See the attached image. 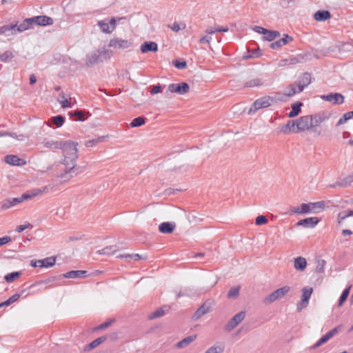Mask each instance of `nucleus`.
Masks as SVG:
<instances>
[{"label":"nucleus","mask_w":353,"mask_h":353,"mask_svg":"<svg viewBox=\"0 0 353 353\" xmlns=\"http://www.w3.org/2000/svg\"><path fill=\"white\" fill-rule=\"evenodd\" d=\"M63 145L61 150L63 151L64 159L62 163L68 168L64 173H61L59 175L60 178H63L68 174L74 173V176H77L79 172H77L79 168L75 167L76 161L78 158V150L77 148V143L72 141H63Z\"/></svg>","instance_id":"nucleus-1"},{"label":"nucleus","mask_w":353,"mask_h":353,"mask_svg":"<svg viewBox=\"0 0 353 353\" xmlns=\"http://www.w3.org/2000/svg\"><path fill=\"white\" fill-rule=\"evenodd\" d=\"M303 90H290V92L283 97L276 99L270 96H265L256 99L250 106L248 111V114L251 115L254 114L257 110L268 108L269 106L275 103L277 100L286 101L288 98L291 97L296 93H299Z\"/></svg>","instance_id":"nucleus-2"},{"label":"nucleus","mask_w":353,"mask_h":353,"mask_svg":"<svg viewBox=\"0 0 353 353\" xmlns=\"http://www.w3.org/2000/svg\"><path fill=\"white\" fill-rule=\"evenodd\" d=\"M112 54L109 50L103 48L88 54L84 61V65L87 68H92L99 62L110 59Z\"/></svg>","instance_id":"nucleus-3"},{"label":"nucleus","mask_w":353,"mask_h":353,"mask_svg":"<svg viewBox=\"0 0 353 353\" xmlns=\"http://www.w3.org/2000/svg\"><path fill=\"white\" fill-rule=\"evenodd\" d=\"M325 208V203L323 201L314 203H302L300 208L292 207L290 210L294 214L316 213L322 211Z\"/></svg>","instance_id":"nucleus-4"},{"label":"nucleus","mask_w":353,"mask_h":353,"mask_svg":"<svg viewBox=\"0 0 353 353\" xmlns=\"http://www.w3.org/2000/svg\"><path fill=\"white\" fill-rule=\"evenodd\" d=\"M295 120L296 128L293 129V132L298 133L308 130L315 133L318 136L321 135V131H317L316 129H313L312 119L310 114L301 116Z\"/></svg>","instance_id":"nucleus-5"},{"label":"nucleus","mask_w":353,"mask_h":353,"mask_svg":"<svg viewBox=\"0 0 353 353\" xmlns=\"http://www.w3.org/2000/svg\"><path fill=\"white\" fill-rule=\"evenodd\" d=\"M109 47L116 50L128 49L132 46V42L128 39H123L118 37L112 38L108 43Z\"/></svg>","instance_id":"nucleus-6"},{"label":"nucleus","mask_w":353,"mask_h":353,"mask_svg":"<svg viewBox=\"0 0 353 353\" xmlns=\"http://www.w3.org/2000/svg\"><path fill=\"white\" fill-rule=\"evenodd\" d=\"M310 115L312 119L313 129H316V127L319 126L321 123L328 120L331 117L332 114L330 112L321 111Z\"/></svg>","instance_id":"nucleus-7"},{"label":"nucleus","mask_w":353,"mask_h":353,"mask_svg":"<svg viewBox=\"0 0 353 353\" xmlns=\"http://www.w3.org/2000/svg\"><path fill=\"white\" fill-rule=\"evenodd\" d=\"M301 300L299 304L297 305V310L301 311L302 309L306 307L308 305L309 300L313 292V288L309 286L304 287L301 290Z\"/></svg>","instance_id":"nucleus-8"},{"label":"nucleus","mask_w":353,"mask_h":353,"mask_svg":"<svg viewBox=\"0 0 353 353\" xmlns=\"http://www.w3.org/2000/svg\"><path fill=\"white\" fill-rule=\"evenodd\" d=\"M117 20L115 18H111L110 19H105L98 21V26H99L101 32L105 34H110L116 28Z\"/></svg>","instance_id":"nucleus-9"},{"label":"nucleus","mask_w":353,"mask_h":353,"mask_svg":"<svg viewBox=\"0 0 353 353\" xmlns=\"http://www.w3.org/2000/svg\"><path fill=\"white\" fill-rule=\"evenodd\" d=\"M245 317V312L241 311L230 319L225 326V330L231 332L234 330Z\"/></svg>","instance_id":"nucleus-10"},{"label":"nucleus","mask_w":353,"mask_h":353,"mask_svg":"<svg viewBox=\"0 0 353 353\" xmlns=\"http://www.w3.org/2000/svg\"><path fill=\"white\" fill-rule=\"evenodd\" d=\"M147 96L148 92H145L144 90H134L130 93L131 99L138 105L146 101Z\"/></svg>","instance_id":"nucleus-11"},{"label":"nucleus","mask_w":353,"mask_h":353,"mask_svg":"<svg viewBox=\"0 0 353 353\" xmlns=\"http://www.w3.org/2000/svg\"><path fill=\"white\" fill-rule=\"evenodd\" d=\"M321 98L333 104H342L344 102V97L339 93H330L327 95H323Z\"/></svg>","instance_id":"nucleus-12"},{"label":"nucleus","mask_w":353,"mask_h":353,"mask_svg":"<svg viewBox=\"0 0 353 353\" xmlns=\"http://www.w3.org/2000/svg\"><path fill=\"white\" fill-rule=\"evenodd\" d=\"M319 222V219L317 217H309L299 220L296 225L307 228H314Z\"/></svg>","instance_id":"nucleus-13"},{"label":"nucleus","mask_w":353,"mask_h":353,"mask_svg":"<svg viewBox=\"0 0 353 353\" xmlns=\"http://www.w3.org/2000/svg\"><path fill=\"white\" fill-rule=\"evenodd\" d=\"M5 162L11 165H24L26 164V161L22 159H20L17 155L8 154L5 157Z\"/></svg>","instance_id":"nucleus-14"},{"label":"nucleus","mask_w":353,"mask_h":353,"mask_svg":"<svg viewBox=\"0 0 353 353\" xmlns=\"http://www.w3.org/2000/svg\"><path fill=\"white\" fill-rule=\"evenodd\" d=\"M210 310V305L209 303H203L193 314L192 319L194 321L198 320L202 316L209 312Z\"/></svg>","instance_id":"nucleus-15"},{"label":"nucleus","mask_w":353,"mask_h":353,"mask_svg":"<svg viewBox=\"0 0 353 353\" xmlns=\"http://www.w3.org/2000/svg\"><path fill=\"white\" fill-rule=\"evenodd\" d=\"M32 24H37L38 26H47L52 25L53 20L52 18L47 16H37L31 18Z\"/></svg>","instance_id":"nucleus-16"},{"label":"nucleus","mask_w":353,"mask_h":353,"mask_svg":"<svg viewBox=\"0 0 353 353\" xmlns=\"http://www.w3.org/2000/svg\"><path fill=\"white\" fill-rule=\"evenodd\" d=\"M140 50L142 53L156 52L158 50V45L154 41H145L141 44Z\"/></svg>","instance_id":"nucleus-17"},{"label":"nucleus","mask_w":353,"mask_h":353,"mask_svg":"<svg viewBox=\"0 0 353 353\" xmlns=\"http://www.w3.org/2000/svg\"><path fill=\"white\" fill-rule=\"evenodd\" d=\"M88 276V272L85 270H72L62 274V278L76 279Z\"/></svg>","instance_id":"nucleus-18"},{"label":"nucleus","mask_w":353,"mask_h":353,"mask_svg":"<svg viewBox=\"0 0 353 353\" xmlns=\"http://www.w3.org/2000/svg\"><path fill=\"white\" fill-rule=\"evenodd\" d=\"M63 141H53L44 139L42 141V144L46 148H49L51 150H61V148L63 145Z\"/></svg>","instance_id":"nucleus-19"},{"label":"nucleus","mask_w":353,"mask_h":353,"mask_svg":"<svg viewBox=\"0 0 353 353\" xmlns=\"http://www.w3.org/2000/svg\"><path fill=\"white\" fill-rule=\"evenodd\" d=\"M176 227L174 223L163 222L159 225L160 232L163 234H171Z\"/></svg>","instance_id":"nucleus-20"},{"label":"nucleus","mask_w":353,"mask_h":353,"mask_svg":"<svg viewBox=\"0 0 353 353\" xmlns=\"http://www.w3.org/2000/svg\"><path fill=\"white\" fill-rule=\"evenodd\" d=\"M107 339H108V336L103 335L102 336H100V337L94 339L90 343H89L88 345H87L85 347V348H84L85 351H90L91 350L97 347L100 344H101L102 343L105 341L107 340Z\"/></svg>","instance_id":"nucleus-21"},{"label":"nucleus","mask_w":353,"mask_h":353,"mask_svg":"<svg viewBox=\"0 0 353 353\" xmlns=\"http://www.w3.org/2000/svg\"><path fill=\"white\" fill-rule=\"evenodd\" d=\"M17 24L6 25L0 27V34L11 36L16 34Z\"/></svg>","instance_id":"nucleus-22"},{"label":"nucleus","mask_w":353,"mask_h":353,"mask_svg":"<svg viewBox=\"0 0 353 353\" xmlns=\"http://www.w3.org/2000/svg\"><path fill=\"white\" fill-rule=\"evenodd\" d=\"M307 266V261L303 256H298L294 259V267L296 270L303 271Z\"/></svg>","instance_id":"nucleus-23"},{"label":"nucleus","mask_w":353,"mask_h":353,"mask_svg":"<svg viewBox=\"0 0 353 353\" xmlns=\"http://www.w3.org/2000/svg\"><path fill=\"white\" fill-rule=\"evenodd\" d=\"M303 105V103L300 101H297L293 104H292L291 111L288 113V117L290 118H294L299 114V113L301 111V107Z\"/></svg>","instance_id":"nucleus-24"},{"label":"nucleus","mask_w":353,"mask_h":353,"mask_svg":"<svg viewBox=\"0 0 353 353\" xmlns=\"http://www.w3.org/2000/svg\"><path fill=\"white\" fill-rule=\"evenodd\" d=\"M292 41V38L286 34L284 38H282L275 42L271 43L270 46L272 49H276L286 45L288 42Z\"/></svg>","instance_id":"nucleus-25"},{"label":"nucleus","mask_w":353,"mask_h":353,"mask_svg":"<svg viewBox=\"0 0 353 353\" xmlns=\"http://www.w3.org/2000/svg\"><path fill=\"white\" fill-rule=\"evenodd\" d=\"M48 190V187L45 186L43 188H35L32 189L27 193L23 194L25 196H27V200L32 199L39 194H43Z\"/></svg>","instance_id":"nucleus-26"},{"label":"nucleus","mask_w":353,"mask_h":353,"mask_svg":"<svg viewBox=\"0 0 353 353\" xmlns=\"http://www.w3.org/2000/svg\"><path fill=\"white\" fill-rule=\"evenodd\" d=\"M196 338V335H190V336H188L185 338H184L183 339H182L181 341H179L176 346L178 347V348H184L185 347H187L188 345H189L191 343H192Z\"/></svg>","instance_id":"nucleus-27"},{"label":"nucleus","mask_w":353,"mask_h":353,"mask_svg":"<svg viewBox=\"0 0 353 353\" xmlns=\"http://www.w3.org/2000/svg\"><path fill=\"white\" fill-rule=\"evenodd\" d=\"M311 82V76L310 74H303L299 79L298 82V88H304Z\"/></svg>","instance_id":"nucleus-28"},{"label":"nucleus","mask_w":353,"mask_h":353,"mask_svg":"<svg viewBox=\"0 0 353 353\" xmlns=\"http://www.w3.org/2000/svg\"><path fill=\"white\" fill-rule=\"evenodd\" d=\"M32 25L33 24L31 18L26 19L21 24H17L16 32H22L26 30H28Z\"/></svg>","instance_id":"nucleus-29"},{"label":"nucleus","mask_w":353,"mask_h":353,"mask_svg":"<svg viewBox=\"0 0 353 353\" xmlns=\"http://www.w3.org/2000/svg\"><path fill=\"white\" fill-rule=\"evenodd\" d=\"M314 19L318 21H322L330 18V13L327 10H319L314 14Z\"/></svg>","instance_id":"nucleus-30"},{"label":"nucleus","mask_w":353,"mask_h":353,"mask_svg":"<svg viewBox=\"0 0 353 353\" xmlns=\"http://www.w3.org/2000/svg\"><path fill=\"white\" fill-rule=\"evenodd\" d=\"M290 290V287L285 285L281 288H279L274 291L275 297L276 300L283 298L289 291Z\"/></svg>","instance_id":"nucleus-31"},{"label":"nucleus","mask_w":353,"mask_h":353,"mask_svg":"<svg viewBox=\"0 0 353 353\" xmlns=\"http://www.w3.org/2000/svg\"><path fill=\"white\" fill-rule=\"evenodd\" d=\"M6 136L12 137L19 141H23L27 137L26 135L22 134L17 135L14 132H8V131H0V137H6Z\"/></svg>","instance_id":"nucleus-32"},{"label":"nucleus","mask_w":353,"mask_h":353,"mask_svg":"<svg viewBox=\"0 0 353 353\" xmlns=\"http://www.w3.org/2000/svg\"><path fill=\"white\" fill-rule=\"evenodd\" d=\"M52 124L54 125L56 128H59L63 125L65 122V117L62 115H57L52 117L49 121Z\"/></svg>","instance_id":"nucleus-33"},{"label":"nucleus","mask_w":353,"mask_h":353,"mask_svg":"<svg viewBox=\"0 0 353 353\" xmlns=\"http://www.w3.org/2000/svg\"><path fill=\"white\" fill-rule=\"evenodd\" d=\"M332 336L331 334L327 332L324 336H323L314 345H313L310 349L314 350L320 347L321 345L325 343L328 340H330Z\"/></svg>","instance_id":"nucleus-34"},{"label":"nucleus","mask_w":353,"mask_h":353,"mask_svg":"<svg viewBox=\"0 0 353 353\" xmlns=\"http://www.w3.org/2000/svg\"><path fill=\"white\" fill-rule=\"evenodd\" d=\"M353 183V175H349L343 179L338 181V184L341 188H347Z\"/></svg>","instance_id":"nucleus-35"},{"label":"nucleus","mask_w":353,"mask_h":353,"mask_svg":"<svg viewBox=\"0 0 353 353\" xmlns=\"http://www.w3.org/2000/svg\"><path fill=\"white\" fill-rule=\"evenodd\" d=\"M296 120H290L288 123L281 128V132L284 134H288L290 131L293 132V129L296 128Z\"/></svg>","instance_id":"nucleus-36"},{"label":"nucleus","mask_w":353,"mask_h":353,"mask_svg":"<svg viewBox=\"0 0 353 353\" xmlns=\"http://www.w3.org/2000/svg\"><path fill=\"white\" fill-rule=\"evenodd\" d=\"M62 279V274L56 275V276H50L46 279L39 281L37 284L41 285V284H50L53 282L59 281Z\"/></svg>","instance_id":"nucleus-37"},{"label":"nucleus","mask_w":353,"mask_h":353,"mask_svg":"<svg viewBox=\"0 0 353 353\" xmlns=\"http://www.w3.org/2000/svg\"><path fill=\"white\" fill-rule=\"evenodd\" d=\"M146 119L143 117H138L134 119L130 123V127L137 128L140 127L145 124Z\"/></svg>","instance_id":"nucleus-38"},{"label":"nucleus","mask_w":353,"mask_h":353,"mask_svg":"<svg viewBox=\"0 0 353 353\" xmlns=\"http://www.w3.org/2000/svg\"><path fill=\"white\" fill-rule=\"evenodd\" d=\"M228 31V28L227 27L221 28L218 26H214V27H210L205 30V32L208 34H214L215 32H226Z\"/></svg>","instance_id":"nucleus-39"},{"label":"nucleus","mask_w":353,"mask_h":353,"mask_svg":"<svg viewBox=\"0 0 353 353\" xmlns=\"http://www.w3.org/2000/svg\"><path fill=\"white\" fill-rule=\"evenodd\" d=\"M280 35L279 32L277 31H272L267 30L265 33L263 35V38L265 40L269 41H273L276 37Z\"/></svg>","instance_id":"nucleus-40"},{"label":"nucleus","mask_w":353,"mask_h":353,"mask_svg":"<svg viewBox=\"0 0 353 353\" xmlns=\"http://www.w3.org/2000/svg\"><path fill=\"white\" fill-rule=\"evenodd\" d=\"M20 296H21V294H14V295L10 296L6 301L1 303H0V307H1L3 306H8V305H11L12 303H13L15 301H18L19 299L20 298Z\"/></svg>","instance_id":"nucleus-41"},{"label":"nucleus","mask_w":353,"mask_h":353,"mask_svg":"<svg viewBox=\"0 0 353 353\" xmlns=\"http://www.w3.org/2000/svg\"><path fill=\"white\" fill-rule=\"evenodd\" d=\"M117 250L118 248L116 245H110L103 248L101 250L99 251V252L101 254L110 255L114 254Z\"/></svg>","instance_id":"nucleus-42"},{"label":"nucleus","mask_w":353,"mask_h":353,"mask_svg":"<svg viewBox=\"0 0 353 353\" xmlns=\"http://www.w3.org/2000/svg\"><path fill=\"white\" fill-rule=\"evenodd\" d=\"M350 288H351V285H350L349 287H347L343 291V292L339 298V304H338L339 307H341L343 304V303L346 301L347 298L349 296Z\"/></svg>","instance_id":"nucleus-43"},{"label":"nucleus","mask_w":353,"mask_h":353,"mask_svg":"<svg viewBox=\"0 0 353 353\" xmlns=\"http://www.w3.org/2000/svg\"><path fill=\"white\" fill-rule=\"evenodd\" d=\"M353 216V210H348L347 211L341 212L338 214V223L340 224L346 218Z\"/></svg>","instance_id":"nucleus-44"},{"label":"nucleus","mask_w":353,"mask_h":353,"mask_svg":"<svg viewBox=\"0 0 353 353\" xmlns=\"http://www.w3.org/2000/svg\"><path fill=\"white\" fill-rule=\"evenodd\" d=\"M21 275V272H13L5 276V280L8 283H12Z\"/></svg>","instance_id":"nucleus-45"},{"label":"nucleus","mask_w":353,"mask_h":353,"mask_svg":"<svg viewBox=\"0 0 353 353\" xmlns=\"http://www.w3.org/2000/svg\"><path fill=\"white\" fill-rule=\"evenodd\" d=\"M240 286L231 288L227 294L228 299H236L239 294Z\"/></svg>","instance_id":"nucleus-46"},{"label":"nucleus","mask_w":353,"mask_h":353,"mask_svg":"<svg viewBox=\"0 0 353 353\" xmlns=\"http://www.w3.org/2000/svg\"><path fill=\"white\" fill-rule=\"evenodd\" d=\"M43 261V268H50L52 267L56 262V258L54 256L46 257Z\"/></svg>","instance_id":"nucleus-47"},{"label":"nucleus","mask_w":353,"mask_h":353,"mask_svg":"<svg viewBox=\"0 0 353 353\" xmlns=\"http://www.w3.org/2000/svg\"><path fill=\"white\" fill-rule=\"evenodd\" d=\"M70 116L71 117H75V121H84L85 120V117L84 116L83 112L82 110H75L70 112Z\"/></svg>","instance_id":"nucleus-48"},{"label":"nucleus","mask_w":353,"mask_h":353,"mask_svg":"<svg viewBox=\"0 0 353 353\" xmlns=\"http://www.w3.org/2000/svg\"><path fill=\"white\" fill-rule=\"evenodd\" d=\"M14 58V54L11 51H6L0 54V60L3 62H9Z\"/></svg>","instance_id":"nucleus-49"},{"label":"nucleus","mask_w":353,"mask_h":353,"mask_svg":"<svg viewBox=\"0 0 353 353\" xmlns=\"http://www.w3.org/2000/svg\"><path fill=\"white\" fill-rule=\"evenodd\" d=\"M105 137L101 136L97 139H93L85 142V145L88 148L93 147L97 145L99 143L103 141Z\"/></svg>","instance_id":"nucleus-50"},{"label":"nucleus","mask_w":353,"mask_h":353,"mask_svg":"<svg viewBox=\"0 0 353 353\" xmlns=\"http://www.w3.org/2000/svg\"><path fill=\"white\" fill-rule=\"evenodd\" d=\"M224 351V346L222 345H214L208 348L205 353H222Z\"/></svg>","instance_id":"nucleus-51"},{"label":"nucleus","mask_w":353,"mask_h":353,"mask_svg":"<svg viewBox=\"0 0 353 353\" xmlns=\"http://www.w3.org/2000/svg\"><path fill=\"white\" fill-rule=\"evenodd\" d=\"M114 322V319H110L94 328V331L104 330L110 327Z\"/></svg>","instance_id":"nucleus-52"},{"label":"nucleus","mask_w":353,"mask_h":353,"mask_svg":"<svg viewBox=\"0 0 353 353\" xmlns=\"http://www.w3.org/2000/svg\"><path fill=\"white\" fill-rule=\"evenodd\" d=\"M11 207L12 205L10 199H5L0 203V210H6Z\"/></svg>","instance_id":"nucleus-53"},{"label":"nucleus","mask_w":353,"mask_h":353,"mask_svg":"<svg viewBox=\"0 0 353 353\" xmlns=\"http://www.w3.org/2000/svg\"><path fill=\"white\" fill-rule=\"evenodd\" d=\"M276 301V299L275 297L274 292H272L271 294H270L268 296L265 297L263 300V303L268 305L273 303L274 301Z\"/></svg>","instance_id":"nucleus-54"},{"label":"nucleus","mask_w":353,"mask_h":353,"mask_svg":"<svg viewBox=\"0 0 353 353\" xmlns=\"http://www.w3.org/2000/svg\"><path fill=\"white\" fill-rule=\"evenodd\" d=\"M349 112H345L343 114V116L339 119L338 122L336 124V126L338 127L346 123L348 120L351 119L349 116Z\"/></svg>","instance_id":"nucleus-55"},{"label":"nucleus","mask_w":353,"mask_h":353,"mask_svg":"<svg viewBox=\"0 0 353 353\" xmlns=\"http://www.w3.org/2000/svg\"><path fill=\"white\" fill-rule=\"evenodd\" d=\"M164 314H165L164 310L162 308H160V309L157 310L153 313H152L150 315L149 318H150V319H157V318L163 316L164 315Z\"/></svg>","instance_id":"nucleus-56"},{"label":"nucleus","mask_w":353,"mask_h":353,"mask_svg":"<svg viewBox=\"0 0 353 353\" xmlns=\"http://www.w3.org/2000/svg\"><path fill=\"white\" fill-rule=\"evenodd\" d=\"M263 85V81L259 79H252L247 83L248 87H259Z\"/></svg>","instance_id":"nucleus-57"},{"label":"nucleus","mask_w":353,"mask_h":353,"mask_svg":"<svg viewBox=\"0 0 353 353\" xmlns=\"http://www.w3.org/2000/svg\"><path fill=\"white\" fill-rule=\"evenodd\" d=\"M190 85L185 82L179 83H172L169 85L168 88H189Z\"/></svg>","instance_id":"nucleus-58"},{"label":"nucleus","mask_w":353,"mask_h":353,"mask_svg":"<svg viewBox=\"0 0 353 353\" xmlns=\"http://www.w3.org/2000/svg\"><path fill=\"white\" fill-rule=\"evenodd\" d=\"M326 262L324 260H319L317 265L316 266L315 271L316 272H323Z\"/></svg>","instance_id":"nucleus-59"},{"label":"nucleus","mask_w":353,"mask_h":353,"mask_svg":"<svg viewBox=\"0 0 353 353\" xmlns=\"http://www.w3.org/2000/svg\"><path fill=\"white\" fill-rule=\"evenodd\" d=\"M188 91H189V90H167L166 92H165V94H166L167 97L170 98L171 96H170V94L171 93L176 92V93H178L179 94H185Z\"/></svg>","instance_id":"nucleus-60"},{"label":"nucleus","mask_w":353,"mask_h":353,"mask_svg":"<svg viewBox=\"0 0 353 353\" xmlns=\"http://www.w3.org/2000/svg\"><path fill=\"white\" fill-rule=\"evenodd\" d=\"M268 222V219L264 215H259L255 219V223L258 225L265 224Z\"/></svg>","instance_id":"nucleus-61"},{"label":"nucleus","mask_w":353,"mask_h":353,"mask_svg":"<svg viewBox=\"0 0 353 353\" xmlns=\"http://www.w3.org/2000/svg\"><path fill=\"white\" fill-rule=\"evenodd\" d=\"M10 199H11L12 205V206H14L15 205H17V204L23 202L25 200H27V196H25L24 194H23L21 195V196H20V197L12 198Z\"/></svg>","instance_id":"nucleus-62"},{"label":"nucleus","mask_w":353,"mask_h":353,"mask_svg":"<svg viewBox=\"0 0 353 353\" xmlns=\"http://www.w3.org/2000/svg\"><path fill=\"white\" fill-rule=\"evenodd\" d=\"M30 265L34 268H43V261L41 259L39 260H32L30 261Z\"/></svg>","instance_id":"nucleus-63"},{"label":"nucleus","mask_w":353,"mask_h":353,"mask_svg":"<svg viewBox=\"0 0 353 353\" xmlns=\"http://www.w3.org/2000/svg\"><path fill=\"white\" fill-rule=\"evenodd\" d=\"M32 228V225L29 223L26 225H20L17 227L16 231L17 232H21L23 230H25L26 228Z\"/></svg>","instance_id":"nucleus-64"}]
</instances>
